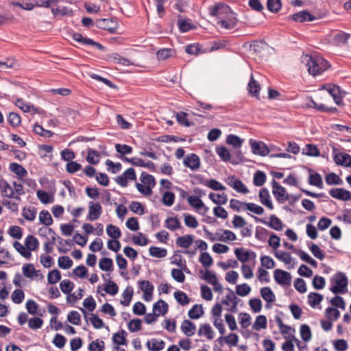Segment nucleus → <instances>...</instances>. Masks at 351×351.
I'll return each instance as SVG.
<instances>
[{
    "label": "nucleus",
    "instance_id": "8fccbe9b",
    "mask_svg": "<svg viewBox=\"0 0 351 351\" xmlns=\"http://www.w3.org/2000/svg\"><path fill=\"white\" fill-rule=\"evenodd\" d=\"M223 234L225 236L219 235V234L218 232H217L216 235L218 236L217 240L223 241V242H226V241H233L236 240V239H237L235 234L233 232L228 230H224Z\"/></svg>",
    "mask_w": 351,
    "mask_h": 351
},
{
    "label": "nucleus",
    "instance_id": "052dcab7",
    "mask_svg": "<svg viewBox=\"0 0 351 351\" xmlns=\"http://www.w3.org/2000/svg\"><path fill=\"white\" fill-rule=\"evenodd\" d=\"M113 262L110 258H103L100 260L99 267L102 271H111L112 269Z\"/></svg>",
    "mask_w": 351,
    "mask_h": 351
},
{
    "label": "nucleus",
    "instance_id": "c85d7f7f",
    "mask_svg": "<svg viewBox=\"0 0 351 351\" xmlns=\"http://www.w3.org/2000/svg\"><path fill=\"white\" fill-rule=\"evenodd\" d=\"M25 245L27 249L31 251H36L39 247L38 240L33 235H28L25 240Z\"/></svg>",
    "mask_w": 351,
    "mask_h": 351
},
{
    "label": "nucleus",
    "instance_id": "5701e85b",
    "mask_svg": "<svg viewBox=\"0 0 351 351\" xmlns=\"http://www.w3.org/2000/svg\"><path fill=\"white\" fill-rule=\"evenodd\" d=\"M146 345L150 351H160L164 349L165 343L163 340L152 339L147 341Z\"/></svg>",
    "mask_w": 351,
    "mask_h": 351
},
{
    "label": "nucleus",
    "instance_id": "f03ea898",
    "mask_svg": "<svg viewBox=\"0 0 351 351\" xmlns=\"http://www.w3.org/2000/svg\"><path fill=\"white\" fill-rule=\"evenodd\" d=\"M348 278L343 272L338 271L330 278V291L334 294H343L348 291Z\"/></svg>",
    "mask_w": 351,
    "mask_h": 351
},
{
    "label": "nucleus",
    "instance_id": "ea45409f",
    "mask_svg": "<svg viewBox=\"0 0 351 351\" xmlns=\"http://www.w3.org/2000/svg\"><path fill=\"white\" fill-rule=\"evenodd\" d=\"M267 328V318L265 315H258L256 318V321L252 326V328L254 330L259 331L261 329H265Z\"/></svg>",
    "mask_w": 351,
    "mask_h": 351
},
{
    "label": "nucleus",
    "instance_id": "393cba45",
    "mask_svg": "<svg viewBox=\"0 0 351 351\" xmlns=\"http://www.w3.org/2000/svg\"><path fill=\"white\" fill-rule=\"evenodd\" d=\"M204 313L202 304H195L188 313L189 317L192 319H197Z\"/></svg>",
    "mask_w": 351,
    "mask_h": 351
},
{
    "label": "nucleus",
    "instance_id": "ddd939ff",
    "mask_svg": "<svg viewBox=\"0 0 351 351\" xmlns=\"http://www.w3.org/2000/svg\"><path fill=\"white\" fill-rule=\"evenodd\" d=\"M226 182L230 187L233 188L239 193L246 194L249 192V190L243 184L241 180L237 179L234 176L228 177Z\"/></svg>",
    "mask_w": 351,
    "mask_h": 351
},
{
    "label": "nucleus",
    "instance_id": "4d7b16f0",
    "mask_svg": "<svg viewBox=\"0 0 351 351\" xmlns=\"http://www.w3.org/2000/svg\"><path fill=\"white\" fill-rule=\"evenodd\" d=\"M216 152L223 161L228 162L230 160L231 154L226 147H218L216 149Z\"/></svg>",
    "mask_w": 351,
    "mask_h": 351
},
{
    "label": "nucleus",
    "instance_id": "72a5a7b5",
    "mask_svg": "<svg viewBox=\"0 0 351 351\" xmlns=\"http://www.w3.org/2000/svg\"><path fill=\"white\" fill-rule=\"evenodd\" d=\"M308 304L313 308H315L317 305L321 303L324 297L322 294L311 292L308 295Z\"/></svg>",
    "mask_w": 351,
    "mask_h": 351
},
{
    "label": "nucleus",
    "instance_id": "a878e982",
    "mask_svg": "<svg viewBox=\"0 0 351 351\" xmlns=\"http://www.w3.org/2000/svg\"><path fill=\"white\" fill-rule=\"evenodd\" d=\"M9 169L12 172L16 174L19 178H25L27 175V170L21 165L16 162L10 163Z\"/></svg>",
    "mask_w": 351,
    "mask_h": 351
},
{
    "label": "nucleus",
    "instance_id": "de8ad7c7",
    "mask_svg": "<svg viewBox=\"0 0 351 351\" xmlns=\"http://www.w3.org/2000/svg\"><path fill=\"white\" fill-rule=\"evenodd\" d=\"M173 295L178 303L182 306L186 305L190 302L187 295L182 291H177L174 293Z\"/></svg>",
    "mask_w": 351,
    "mask_h": 351
},
{
    "label": "nucleus",
    "instance_id": "f704fd0d",
    "mask_svg": "<svg viewBox=\"0 0 351 351\" xmlns=\"http://www.w3.org/2000/svg\"><path fill=\"white\" fill-rule=\"evenodd\" d=\"M208 197L210 200L218 205L226 204L228 201L227 195L224 193L222 194H215L214 193H210Z\"/></svg>",
    "mask_w": 351,
    "mask_h": 351
},
{
    "label": "nucleus",
    "instance_id": "473e14b6",
    "mask_svg": "<svg viewBox=\"0 0 351 351\" xmlns=\"http://www.w3.org/2000/svg\"><path fill=\"white\" fill-rule=\"evenodd\" d=\"M261 297L267 302H273L276 300V296L269 287H265L261 289L260 291Z\"/></svg>",
    "mask_w": 351,
    "mask_h": 351
},
{
    "label": "nucleus",
    "instance_id": "680f3d73",
    "mask_svg": "<svg viewBox=\"0 0 351 351\" xmlns=\"http://www.w3.org/2000/svg\"><path fill=\"white\" fill-rule=\"evenodd\" d=\"M184 223L189 228H196L198 226V221L197 219L188 213H184Z\"/></svg>",
    "mask_w": 351,
    "mask_h": 351
},
{
    "label": "nucleus",
    "instance_id": "a18cd8bd",
    "mask_svg": "<svg viewBox=\"0 0 351 351\" xmlns=\"http://www.w3.org/2000/svg\"><path fill=\"white\" fill-rule=\"evenodd\" d=\"M166 227L170 230H176L180 228L181 223L179 219L176 217H168L165 220Z\"/></svg>",
    "mask_w": 351,
    "mask_h": 351
},
{
    "label": "nucleus",
    "instance_id": "9b49d317",
    "mask_svg": "<svg viewBox=\"0 0 351 351\" xmlns=\"http://www.w3.org/2000/svg\"><path fill=\"white\" fill-rule=\"evenodd\" d=\"M234 254L237 259L241 263H245L250 259L255 260L256 256L254 252L245 250L243 247L236 248L234 250Z\"/></svg>",
    "mask_w": 351,
    "mask_h": 351
},
{
    "label": "nucleus",
    "instance_id": "6ab92c4d",
    "mask_svg": "<svg viewBox=\"0 0 351 351\" xmlns=\"http://www.w3.org/2000/svg\"><path fill=\"white\" fill-rule=\"evenodd\" d=\"M258 196L262 204L265 205L270 210L274 209V206L270 199L269 192L266 188H263L260 190Z\"/></svg>",
    "mask_w": 351,
    "mask_h": 351
},
{
    "label": "nucleus",
    "instance_id": "7ed1b4c3",
    "mask_svg": "<svg viewBox=\"0 0 351 351\" xmlns=\"http://www.w3.org/2000/svg\"><path fill=\"white\" fill-rule=\"evenodd\" d=\"M96 26L98 28L108 30L109 32L115 33L119 24L116 19L112 18L109 19H99L96 21Z\"/></svg>",
    "mask_w": 351,
    "mask_h": 351
},
{
    "label": "nucleus",
    "instance_id": "864d4df0",
    "mask_svg": "<svg viewBox=\"0 0 351 351\" xmlns=\"http://www.w3.org/2000/svg\"><path fill=\"white\" fill-rule=\"evenodd\" d=\"M141 181L146 186H149L150 187L154 186L156 184L154 177L145 171L141 173Z\"/></svg>",
    "mask_w": 351,
    "mask_h": 351
},
{
    "label": "nucleus",
    "instance_id": "9d476101",
    "mask_svg": "<svg viewBox=\"0 0 351 351\" xmlns=\"http://www.w3.org/2000/svg\"><path fill=\"white\" fill-rule=\"evenodd\" d=\"M72 38L74 40L81 43L82 45L95 46L97 49L101 51L105 49V47L101 44L97 43L90 38L84 37L80 33H74Z\"/></svg>",
    "mask_w": 351,
    "mask_h": 351
},
{
    "label": "nucleus",
    "instance_id": "6e6d98bb",
    "mask_svg": "<svg viewBox=\"0 0 351 351\" xmlns=\"http://www.w3.org/2000/svg\"><path fill=\"white\" fill-rule=\"evenodd\" d=\"M61 279V274L58 269H53L47 275L48 282L51 285L57 283Z\"/></svg>",
    "mask_w": 351,
    "mask_h": 351
},
{
    "label": "nucleus",
    "instance_id": "0e129e2a",
    "mask_svg": "<svg viewBox=\"0 0 351 351\" xmlns=\"http://www.w3.org/2000/svg\"><path fill=\"white\" fill-rule=\"evenodd\" d=\"M239 323L242 328L245 329L251 324V317L247 313H241L239 315Z\"/></svg>",
    "mask_w": 351,
    "mask_h": 351
},
{
    "label": "nucleus",
    "instance_id": "0eeeda50",
    "mask_svg": "<svg viewBox=\"0 0 351 351\" xmlns=\"http://www.w3.org/2000/svg\"><path fill=\"white\" fill-rule=\"evenodd\" d=\"M276 282L280 285H290L291 281V274L284 270L276 269L274 272Z\"/></svg>",
    "mask_w": 351,
    "mask_h": 351
},
{
    "label": "nucleus",
    "instance_id": "1a4fd4ad",
    "mask_svg": "<svg viewBox=\"0 0 351 351\" xmlns=\"http://www.w3.org/2000/svg\"><path fill=\"white\" fill-rule=\"evenodd\" d=\"M252 151L254 154L265 156L269 153V149L267 145L261 141L256 142L253 139L250 140Z\"/></svg>",
    "mask_w": 351,
    "mask_h": 351
},
{
    "label": "nucleus",
    "instance_id": "49530a36",
    "mask_svg": "<svg viewBox=\"0 0 351 351\" xmlns=\"http://www.w3.org/2000/svg\"><path fill=\"white\" fill-rule=\"evenodd\" d=\"M266 181V174L261 171H257L254 175L253 178L254 184L256 186H263Z\"/></svg>",
    "mask_w": 351,
    "mask_h": 351
},
{
    "label": "nucleus",
    "instance_id": "f257e3e1",
    "mask_svg": "<svg viewBox=\"0 0 351 351\" xmlns=\"http://www.w3.org/2000/svg\"><path fill=\"white\" fill-rule=\"evenodd\" d=\"M302 62L308 67V73L314 76L321 75L329 67L328 62L323 58L317 56H303Z\"/></svg>",
    "mask_w": 351,
    "mask_h": 351
},
{
    "label": "nucleus",
    "instance_id": "aec40b11",
    "mask_svg": "<svg viewBox=\"0 0 351 351\" xmlns=\"http://www.w3.org/2000/svg\"><path fill=\"white\" fill-rule=\"evenodd\" d=\"M168 309L167 303L162 300H158L153 305V312L156 316L165 315L168 312Z\"/></svg>",
    "mask_w": 351,
    "mask_h": 351
},
{
    "label": "nucleus",
    "instance_id": "58836bf2",
    "mask_svg": "<svg viewBox=\"0 0 351 351\" xmlns=\"http://www.w3.org/2000/svg\"><path fill=\"white\" fill-rule=\"evenodd\" d=\"M308 184L322 189L323 182L322 176L318 173H311L308 177Z\"/></svg>",
    "mask_w": 351,
    "mask_h": 351
},
{
    "label": "nucleus",
    "instance_id": "4468645a",
    "mask_svg": "<svg viewBox=\"0 0 351 351\" xmlns=\"http://www.w3.org/2000/svg\"><path fill=\"white\" fill-rule=\"evenodd\" d=\"M329 194L334 198L342 201H348L351 199V193L343 188H335L329 191Z\"/></svg>",
    "mask_w": 351,
    "mask_h": 351
},
{
    "label": "nucleus",
    "instance_id": "338daca9",
    "mask_svg": "<svg viewBox=\"0 0 351 351\" xmlns=\"http://www.w3.org/2000/svg\"><path fill=\"white\" fill-rule=\"evenodd\" d=\"M22 215L26 220L32 221L36 218V210L34 207L28 208H24Z\"/></svg>",
    "mask_w": 351,
    "mask_h": 351
},
{
    "label": "nucleus",
    "instance_id": "09e8293b",
    "mask_svg": "<svg viewBox=\"0 0 351 351\" xmlns=\"http://www.w3.org/2000/svg\"><path fill=\"white\" fill-rule=\"evenodd\" d=\"M237 23V20L235 17L229 19L228 20H221L217 22V24L222 28L226 29H233Z\"/></svg>",
    "mask_w": 351,
    "mask_h": 351
},
{
    "label": "nucleus",
    "instance_id": "20e7f679",
    "mask_svg": "<svg viewBox=\"0 0 351 351\" xmlns=\"http://www.w3.org/2000/svg\"><path fill=\"white\" fill-rule=\"evenodd\" d=\"M271 184L273 188L272 193L280 204H282L289 199V195L287 193L285 187L280 185L275 180H273Z\"/></svg>",
    "mask_w": 351,
    "mask_h": 351
},
{
    "label": "nucleus",
    "instance_id": "13d9d810",
    "mask_svg": "<svg viewBox=\"0 0 351 351\" xmlns=\"http://www.w3.org/2000/svg\"><path fill=\"white\" fill-rule=\"evenodd\" d=\"M175 200V195L170 191H166L162 194V202L167 206H171L173 204Z\"/></svg>",
    "mask_w": 351,
    "mask_h": 351
},
{
    "label": "nucleus",
    "instance_id": "c03bdc74",
    "mask_svg": "<svg viewBox=\"0 0 351 351\" xmlns=\"http://www.w3.org/2000/svg\"><path fill=\"white\" fill-rule=\"evenodd\" d=\"M226 143L232 145L234 148L240 147L243 143V140L234 134H229L226 138Z\"/></svg>",
    "mask_w": 351,
    "mask_h": 351
},
{
    "label": "nucleus",
    "instance_id": "bb28decb",
    "mask_svg": "<svg viewBox=\"0 0 351 351\" xmlns=\"http://www.w3.org/2000/svg\"><path fill=\"white\" fill-rule=\"evenodd\" d=\"M199 336H206L208 339H213L214 337V332L208 324H201L198 332Z\"/></svg>",
    "mask_w": 351,
    "mask_h": 351
},
{
    "label": "nucleus",
    "instance_id": "5fc2aeb1",
    "mask_svg": "<svg viewBox=\"0 0 351 351\" xmlns=\"http://www.w3.org/2000/svg\"><path fill=\"white\" fill-rule=\"evenodd\" d=\"M199 261L206 268L210 267L213 264V259L208 252H202Z\"/></svg>",
    "mask_w": 351,
    "mask_h": 351
},
{
    "label": "nucleus",
    "instance_id": "2eb2a0df",
    "mask_svg": "<svg viewBox=\"0 0 351 351\" xmlns=\"http://www.w3.org/2000/svg\"><path fill=\"white\" fill-rule=\"evenodd\" d=\"M0 191L2 196L9 198L14 197V191L9 183L4 179L0 180ZM16 199L20 200L19 195L15 197Z\"/></svg>",
    "mask_w": 351,
    "mask_h": 351
},
{
    "label": "nucleus",
    "instance_id": "412c9836",
    "mask_svg": "<svg viewBox=\"0 0 351 351\" xmlns=\"http://www.w3.org/2000/svg\"><path fill=\"white\" fill-rule=\"evenodd\" d=\"M326 90L328 93L333 97L336 104L341 105L342 103V96L339 86L337 85H329Z\"/></svg>",
    "mask_w": 351,
    "mask_h": 351
},
{
    "label": "nucleus",
    "instance_id": "2f4dec72",
    "mask_svg": "<svg viewBox=\"0 0 351 351\" xmlns=\"http://www.w3.org/2000/svg\"><path fill=\"white\" fill-rule=\"evenodd\" d=\"M127 332L124 330H121L117 333L113 335L112 340L113 342L117 345L116 346H119L120 345H126Z\"/></svg>",
    "mask_w": 351,
    "mask_h": 351
},
{
    "label": "nucleus",
    "instance_id": "4c0bfd02",
    "mask_svg": "<svg viewBox=\"0 0 351 351\" xmlns=\"http://www.w3.org/2000/svg\"><path fill=\"white\" fill-rule=\"evenodd\" d=\"M23 274L27 278H32L34 276H38V271L35 269V267L33 264H25L23 267Z\"/></svg>",
    "mask_w": 351,
    "mask_h": 351
},
{
    "label": "nucleus",
    "instance_id": "dca6fc26",
    "mask_svg": "<svg viewBox=\"0 0 351 351\" xmlns=\"http://www.w3.org/2000/svg\"><path fill=\"white\" fill-rule=\"evenodd\" d=\"M184 165L191 170H197L200 166L199 158L195 154L188 155L183 162Z\"/></svg>",
    "mask_w": 351,
    "mask_h": 351
},
{
    "label": "nucleus",
    "instance_id": "79ce46f5",
    "mask_svg": "<svg viewBox=\"0 0 351 351\" xmlns=\"http://www.w3.org/2000/svg\"><path fill=\"white\" fill-rule=\"evenodd\" d=\"M149 252L152 256L156 258H164L167 254L166 249L156 246H151L149 249Z\"/></svg>",
    "mask_w": 351,
    "mask_h": 351
},
{
    "label": "nucleus",
    "instance_id": "f3484780",
    "mask_svg": "<svg viewBox=\"0 0 351 351\" xmlns=\"http://www.w3.org/2000/svg\"><path fill=\"white\" fill-rule=\"evenodd\" d=\"M230 10V7L224 3H219L209 8L210 14L213 16L222 17Z\"/></svg>",
    "mask_w": 351,
    "mask_h": 351
},
{
    "label": "nucleus",
    "instance_id": "a19ab883",
    "mask_svg": "<svg viewBox=\"0 0 351 351\" xmlns=\"http://www.w3.org/2000/svg\"><path fill=\"white\" fill-rule=\"evenodd\" d=\"M133 288L132 287H128L123 292L122 296L123 300H121V304L123 306H128L130 305L133 296Z\"/></svg>",
    "mask_w": 351,
    "mask_h": 351
},
{
    "label": "nucleus",
    "instance_id": "b1692460",
    "mask_svg": "<svg viewBox=\"0 0 351 351\" xmlns=\"http://www.w3.org/2000/svg\"><path fill=\"white\" fill-rule=\"evenodd\" d=\"M247 89L252 96L256 97H259L261 86L259 83L254 79L252 74L251 75V78L247 85Z\"/></svg>",
    "mask_w": 351,
    "mask_h": 351
},
{
    "label": "nucleus",
    "instance_id": "3c124183",
    "mask_svg": "<svg viewBox=\"0 0 351 351\" xmlns=\"http://www.w3.org/2000/svg\"><path fill=\"white\" fill-rule=\"evenodd\" d=\"M39 221L45 226H50L53 223V219L48 210H43L39 214Z\"/></svg>",
    "mask_w": 351,
    "mask_h": 351
},
{
    "label": "nucleus",
    "instance_id": "603ef678",
    "mask_svg": "<svg viewBox=\"0 0 351 351\" xmlns=\"http://www.w3.org/2000/svg\"><path fill=\"white\" fill-rule=\"evenodd\" d=\"M302 153L309 156L316 157L319 156V149L317 146L313 144H307L306 147L303 149Z\"/></svg>",
    "mask_w": 351,
    "mask_h": 351
},
{
    "label": "nucleus",
    "instance_id": "7c9ffc66",
    "mask_svg": "<svg viewBox=\"0 0 351 351\" xmlns=\"http://www.w3.org/2000/svg\"><path fill=\"white\" fill-rule=\"evenodd\" d=\"M193 241V236L191 234H187L185 236L180 237L176 239V245L180 247L187 248L189 247Z\"/></svg>",
    "mask_w": 351,
    "mask_h": 351
},
{
    "label": "nucleus",
    "instance_id": "39448f33",
    "mask_svg": "<svg viewBox=\"0 0 351 351\" xmlns=\"http://www.w3.org/2000/svg\"><path fill=\"white\" fill-rule=\"evenodd\" d=\"M332 153L334 154V161L338 165H341L344 167H350L351 166V156L348 154H342L338 152V149L332 146Z\"/></svg>",
    "mask_w": 351,
    "mask_h": 351
},
{
    "label": "nucleus",
    "instance_id": "423d86ee",
    "mask_svg": "<svg viewBox=\"0 0 351 351\" xmlns=\"http://www.w3.org/2000/svg\"><path fill=\"white\" fill-rule=\"evenodd\" d=\"M141 290L143 292V298L146 302H149L152 299L154 289V285L149 280L138 281Z\"/></svg>",
    "mask_w": 351,
    "mask_h": 351
},
{
    "label": "nucleus",
    "instance_id": "37998d69",
    "mask_svg": "<svg viewBox=\"0 0 351 351\" xmlns=\"http://www.w3.org/2000/svg\"><path fill=\"white\" fill-rule=\"evenodd\" d=\"M201 184L215 191H223L226 189V187L223 185H222L219 182L214 179L206 180V182H202Z\"/></svg>",
    "mask_w": 351,
    "mask_h": 351
},
{
    "label": "nucleus",
    "instance_id": "cd10ccee",
    "mask_svg": "<svg viewBox=\"0 0 351 351\" xmlns=\"http://www.w3.org/2000/svg\"><path fill=\"white\" fill-rule=\"evenodd\" d=\"M187 201L190 206H191L192 207L197 210H199L202 208H204L205 211H207L208 210V208L204 206V204L203 203L202 199L197 196H189L187 198Z\"/></svg>",
    "mask_w": 351,
    "mask_h": 351
},
{
    "label": "nucleus",
    "instance_id": "e433bc0d",
    "mask_svg": "<svg viewBox=\"0 0 351 351\" xmlns=\"http://www.w3.org/2000/svg\"><path fill=\"white\" fill-rule=\"evenodd\" d=\"M13 246L15 250L24 258L29 259L32 256V253L27 249L26 246L23 245L19 241H14Z\"/></svg>",
    "mask_w": 351,
    "mask_h": 351
},
{
    "label": "nucleus",
    "instance_id": "c756f323",
    "mask_svg": "<svg viewBox=\"0 0 351 351\" xmlns=\"http://www.w3.org/2000/svg\"><path fill=\"white\" fill-rule=\"evenodd\" d=\"M108 60L114 63H119L122 65L128 66L131 64V62L126 58L121 56L117 53H112L108 55Z\"/></svg>",
    "mask_w": 351,
    "mask_h": 351
},
{
    "label": "nucleus",
    "instance_id": "bf43d9fd",
    "mask_svg": "<svg viewBox=\"0 0 351 351\" xmlns=\"http://www.w3.org/2000/svg\"><path fill=\"white\" fill-rule=\"evenodd\" d=\"M58 266L64 269H69L73 265V261L69 256H60L58 261Z\"/></svg>",
    "mask_w": 351,
    "mask_h": 351
},
{
    "label": "nucleus",
    "instance_id": "69168bd1",
    "mask_svg": "<svg viewBox=\"0 0 351 351\" xmlns=\"http://www.w3.org/2000/svg\"><path fill=\"white\" fill-rule=\"evenodd\" d=\"M301 338L304 341H309L311 339L312 335L310 327L306 324H302L300 326Z\"/></svg>",
    "mask_w": 351,
    "mask_h": 351
},
{
    "label": "nucleus",
    "instance_id": "774afa93",
    "mask_svg": "<svg viewBox=\"0 0 351 351\" xmlns=\"http://www.w3.org/2000/svg\"><path fill=\"white\" fill-rule=\"evenodd\" d=\"M105 348V343L103 341L97 339L92 341L88 346L90 351H104Z\"/></svg>",
    "mask_w": 351,
    "mask_h": 351
},
{
    "label": "nucleus",
    "instance_id": "a211bd4d",
    "mask_svg": "<svg viewBox=\"0 0 351 351\" xmlns=\"http://www.w3.org/2000/svg\"><path fill=\"white\" fill-rule=\"evenodd\" d=\"M293 21L300 23L313 21L315 17L306 10L295 13L289 16Z\"/></svg>",
    "mask_w": 351,
    "mask_h": 351
},
{
    "label": "nucleus",
    "instance_id": "c9c22d12",
    "mask_svg": "<svg viewBox=\"0 0 351 351\" xmlns=\"http://www.w3.org/2000/svg\"><path fill=\"white\" fill-rule=\"evenodd\" d=\"M106 233L107 234L112 238L114 240H117L121 237V232L120 229L112 224H109L106 227Z\"/></svg>",
    "mask_w": 351,
    "mask_h": 351
},
{
    "label": "nucleus",
    "instance_id": "6e6552de",
    "mask_svg": "<svg viewBox=\"0 0 351 351\" xmlns=\"http://www.w3.org/2000/svg\"><path fill=\"white\" fill-rule=\"evenodd\" d=\"M101 213L102 207L100 204L90 202L88 203V214L86 219L92 221L97 220L100 217Z\"/></svg>",
    "mask_w": 351,
    "mask_h": 351
},
{
    "label": "nucleus",
    "instance_id": "f8f14e48",
    "mask_svg": "<svg viewBox=\"0 0 351 351\" xmlns=\"http://www.w3.org/2000/svg\"><path fill=\"white\" fill-rule=\"evenodd\" d=\"M254 219L256 221L263 223L275 230L280 231L283 228V223L282 221L274 215L270 216L269 221H266L256 217H254Z\"/></svg>",
    "mask_w": 351,
    "mask_h": 351
},
{
    "label": "nucleus",
    "instance_id": "4be33fe9",
    "mask_svg": "<svg viewBox=\"0 0 351 351\" xmlns=\"http://www.w3.org/2000/svg\"><path fill=\"white\" fill-rule=\"evenodd\" d=\"M180 328L185 335L191 337L195 333L196 326L191 321L184 319L181 324Z\"/></svg>",
    "mask_w": 351,
    "mask_h": 351
},
{
    "label": "nucleus",
    "instance_id": "e2e57ef3",
    "mask_svg": "<svg viewBox=\"0 0 351 351\" xmlns=\"http://www.w3.org/2000/svg\"><path fill=\"white\" fill-rule=\"evenodd\" d=\"M99 152L93 149L88 150V154L86 157L87 161L92 165H97L99 162Z\"/></svg>",
    "mask_w": 351,
    "mask_h": 351
}]
</instances>
